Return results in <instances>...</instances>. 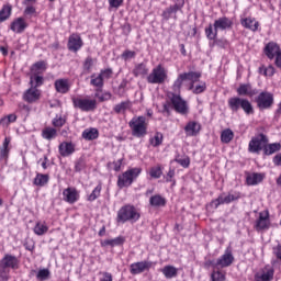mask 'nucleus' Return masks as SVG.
Instances as JSON below:
<instances>
[{
  "label": "nucleus",
  "mask_w": 281,
  "mask_h": 281,
  "mask_svg": "<svg viewBox=\"0 0 281 281\" xmlns=\"http://www.w3.org/2000/svg\"><path fill=\"white\" fill-rule=\"evenodd\" d=\"M238 95H248V98H254V95H258V89H254L251 83H241L237 88Z\"/></svg>",
  "instance_id": "6ab92c4d"
},
{
  "label": "nucleus",
  "mask_w": 281,
  "mask_h": 281,
  "mask_svg": "<svg viewBox=\"0 0 281 281\" xmlns=\"http://www.w3.org/2000/svg\"><path fill=\"white\" fill-rule=\"evenodd\" d=\"M234 262V255L232 254V250L226 249L224 255L217 259L215 267H231V265Z\"/></svg>",
  "instance_id": "f3484780"
},
{
  "label": "nucleus",
  "mask_w": 281,
  "mask_h": 281,
  "mask_svg": "<svg viewBox=\"0 0 281 281\" xmlns=\"http://www.w3.org/2000/svg\"><path fill=\"white\" fill-rule=\"evenodd\" d=\"M281 144L280 143H272V144H266L263 146V155H273L274 153L280 151Z\"/></svg>",
  "instance_id": "473e14b6"
},
{
  "label": "nucleus",
  "mask_w": 281,
  "mask_h": 281,
  "mask_svg": "<svg viewBox=\"0 0 281 281\" xmlns=\"http://www.w3.org/2000/svg\"><path fill=\"white\" fill-rule=\"evenodd\" d=\"M211 279H212V281H224L225 276L223 274V272L217 270V271L212 272Z\"/></svg>",
  "instance_id": "864d4df0"
},
{
  "label": "nucleus",
  "mask_w": 281,
  "mask_h": 281,
  "mask_svg": "<svg viewBox=\"0 0 281 281\" xmlns=\"http://www.w3.org/2000/svg\"><path fill=\"white\" fill-rule=\"evenodd\" d=\"M124 3V0H109L110 8H120Z\"/></svg>",
  "instance_id": "680f3d73"
},
{
  "label": "nucleus",
  "mask_w": 281,
  "mask_h": 281,
  "mask_svg": "<svg viewBox=\"0 0 281 281\" xmlns=\"http://www.w3.org/2000/svg\"><path fill=\"white\" fill-rule=\"evenodd\" d=\"M262 70H263V76L271 77V76H273L276 74V68L273 66H271V65L266 67V68H262Z\"/></svg>",
  "instance_id": "13d9d810"
},
{
  "label": "nucleus",
  "mask_w": 281,
  "mask_h": 281,
  "mask_svg": "<svg viewBox=\"0 0 281 281\" xmlns=\"http://www.w3.org/2000/svg\"><path fill=\"white\" fill-rule=\"evenodd\" d=\"M130 106H131V102L122 101L121 103L116 104L113 110L114 112L120 114V113H125Z\"/></svg>",
  "instance_id": "a19ab883"
},
{
  "label": "nucleus",
  "mask_w": 281,
  "mask_h": 281,
  "mask_svg": "<svg viewBox=\"0 0 281 281\" xmlns=\"http://www.w3.org/2000/svg\"><path fill=\"white\" fill-rule=\"evenodd\" d=\"M128 126L132 131L133 137H146L148 135V123H146V116H134Z\"/></svg>",
  "instance_id": "7ed1b4c3"
},
{
  "label": "nucleus",
  "mask_w": 281,
  "mask_h": 281,
  "mask_svg": "<svg viewBox=\"0 0 281 281\" xmlns=\"http://www.w3.org/2000/svg\"><path fill=\"white\" fill-rule=\"evenodd\" d=\"M10 14H12V8L9 5H4L0 11V23H3V21H8V19H10Z\"/></svg>",
  "instance_id": "ea45409f"
},
{
  "label": "nucleus",
  "mask_w": 281,
  "mask_h": 281,
  "mask_svg": "<svg viewBox=\"0 0 281 281\" xmlns=\"http://www.w3.org/2000/svg\"><path fill=\"white\" fill-rule=\"evenodd\" d=\"M134 76H146L148 74V68L146 67V64H137L133 70Z\"/></svg>",
  "instance_id": "4c0bfd02"
},
{
  "label": "nucleus",
  "mask_w": 281,
  "mask_h": 281,
  "mask_svg": "<svg viewBox=\"0 0 281 281\" xmlns=\"http://www.w3.org/2000/svg\"><path fill=\"white\" fill-rule=\"evenodd\" d=\"M25 27H27V23H25L23 18H18L11 23V30L16 34H23V32H25Z\"/></svg>",
  "instance_id": "393cba45"
},
{
  "label": "nucleus",
  "mask_w": 281,
  "mask_h": 281,
  "mask_svg": "<svg viewBox=\"0 0 281 281\" xmlns=\"http://www.w3.org/2000/svg\"><path fill=\"white\" fill-rule=\"evenodd\" d=\"M234 139V132L231 128H226L221 134V142L223 144H229Z\"/></svg>",
  "instance_id": "f704fd0d"
},
{
  "label": "nucleus",
  "mask_w": 281,
  "mask_h": 281,
  "mask_svg": "<svg viewBox=\"0 0 281 281\" xmlns=\"http://www.w3.org/2000/svg\"><path fill=\"white\" fill-rule=\"evenodd\" d=\"M199 78H201V72L199 71L182 72L175 80L172 91L175 93H181V87H183V82H186V80L191 82L189 89H194V82H199Z\"/></svg>",
  "instance_id": "f03ea898"
},
{
  "label": "nucleus",
  "mask_w": 281,
  "mask_h": 281,
  "mask_svg": "<svg viewBox=\"0 0 281 281\" xmlns=\"http://www.w3.org/2000/svg\"><path fill=\"white\" fill-rule=\"evenodd\" d=\"M266 144H269V138L265 134H259L257 137L251 138L248 150L249 153H259L265 149Z\"/></svg>",
  "instance_id": "9d476101"
},
{
  "label": "nucleus",
  "mask_w": 281,
  "mask_h": 281,
  "mask_svg": "<svg viewBox=\"0 0 281 281\" xmlns=\"http://www.w3.org/2000/svg\"><path fill=\"white\" fill-rule=\"evenodd\" d=\"M280 53V46L276 42H269L265 47V54L269 60H273Z\"/></svg>",
  "instance_id": "a211bd4d"
},
{
  "label": "nucleus",
  "mask_w": 281,
  "mask_h": 281,
  "mask_svg": "<svg viewBox=\"0 0 281 281\" xmlns=\"http://www.w3.org/2000/svg\"><path fill=\"white\" fill-rule=\"evenodd\" d=\"M241 25L243 27H246V30H250L251 32H258V27H260V23H258V21L252 18L241 19Z\"/></svg>",
  "instance_id": "bb28decb"
},
{
  "label": "nucleus",
  "mask_w": 281,
  "mask_h": 281,
  "mask_svg": "<svg viewBox=\"0 0 281 281\" xmlns=\"http://www.w3.org/2000/svg\"><path fill=\"white\" fill-rule=\"evenodd\" d=\"M82 45H85V43L82 42V37H80V35L72 34L69 36L67 45L69 52H74L76 54V52H80Z\"/></svg>",
  "instance_id": "dca6fc26"
},
{
  "label": "nucleus",
  "mask_w": 281,
  "mask_h": 281,
  "mask_svg": "<svg viewBox=\"0 0 281 281\" xmlns=\"http://www.w3.org/2000/svg\"><path fill=\"white\" fill-rule=\"evenodd\" d=\"M142 175V169L139 168H132L123 172L117 178V186L122 190V188H130V186H133V181L137 179Z\"/></svg>",
  "instance_id": "39448f33"
},
{
  "label": "nucleus",
  "mask_w": 281,
  "mask_h": 281,
  "mask_svg": "<svg viewBox=\"0 0 281 281\" xmlns=\"http://www.w3.org/2000/svg\"><path fill=\"white\" fill-rule=\"evenodd\" d=\"M274 166H281V154H278L273 157Z\"/></svg>",
  "instance_id": "338daca9"
},
{
  "label": "nucleus",
  "mask_w": 281,
  "mask_h": 281,
  "mask_svg": "<svg viewBox=\"0 0 281 281\" xmlns=\"http://www.w3.org/2000/svg\"><path fill=\"white\" fill-rule=\"evenodd\" d=\"M94 98H98L99 102H109V100L112 98L111 92H102L100 90H97L94 93Z\"/></svg>",
  "instance_id": "79ce46f5"
},
{
  "label": "nucleus",
  "mask_w": 281,
  "mask_h": 281,
  "mask_svg": "<svg viewBox=\"0 0 281 281\" xmlns=\"http://www.w3.org/2000/svg\"><path fill=\"white\" fill-rule=\"evenodd\" d=\"M101 281H113V276L109 272H104Z\"/></svg>",
  "instance_id": "69168bd1"
},
{
  "label": "nucleus",
  "mask_w": 281,
  "mask_h": 281,
  "mask_svg": "<svg viewBox=\"0 0 281 281\" xmlns=\"http://www.w3.org/2000/svg\"><path fill=\"white\" fill-rule=\"evenodd\" d=\"M8 269H19V259L13 255H4L0 260V274L3 280H8Z\"/></svg>",
  "instance_id": "423d86ee"
},
{
  "label": "nucleus",
  "mask_w": 281,
  "mask_h": 281,
  "mask_svg": "<svg viewBox=\"0 0 281 281\" xmlns=\"http://www.w3.org/2000/svg\"><path fill=\"white\" fill-rule=\"evenodd\" d=\"M92 68H93V57L88 56L83 61V71H87V74H91Z\"/></svg>",
  "instance_id": "de8ad7c7"
},
{
  "label": "nucleus",
  "mask_w": 281,
  "mask_h": 281,
  "mask_svg": "<svg viewBox=\"0 0 281 281\" xmlns=\"http://www.w3.org/2000/svg\"><path fill=\"white\" fill-rule=\"evenodd\" d=\"M228 108L231 111H233V113H238V111L243 109L246 115H254V105L245 98L233 97L228 99Z\"/></svg>",
  "instance_id": "20e7f679"
},
{
  "label": "nucleus",
  "mask_w": 281,
  "mask_h": 281,
  "mask_svg": "<svg viewBox=\"0 0 281 281\" xmlns=\"http://www.w3.org/2000/svg\"><path fill=\"white\" fill-rule=\"evenodd\" d=\"M200 131H201V124L194 121L187 123V125L184 126V132L187 137H196Z\"/></svg>",
  "instance_id": "4be33fe9"
},
{
  "label": "nucleus",
  "mask_w": 281,
  "mask_h": 281,
  "mask_svg": "<svg viewBox=\"0 0 281 281\" xmlns=\"http://www.w3.org/2000/svg\"><path fill=\"white\" fill-rule=\"evenodd\" d=\"M90 78V85H92V87H98L99 89H102L104 87V78H102V76H95V74H93Z\"/></svg>",
  "instance_id": "c9c22d12"
},
{
  "label": "nucleus",
  "mask_w": 281,
  "mask_h": 281,
  "mask_svg": "<svg viewBox=\"0 0 281 281\" xmlns=\"http://www.w3.org/2000/svg\"><path fill=\"white\" fill-rule=\"evenodd\" d=\"M183 3H184V0H181V4H173V5H170L169 8H167L162 12L164 21H169V19L172 16V14H177V12H179V10H181V8H183Z\"/></svg>",
  "instance_id": "a878e982"
},
{
  "label": "nucleus",
  "mask_w": 281,
  "mask_h": 281,
  "mask_svg": "<svg viewBox=\"0 0 281 281\" xmlns=\"http://www.w3.org/2000/svg\"><path fill=\"white\" fill-rule=\"evenodd\" d=\"M232 25H234V22H232V20H229L227 16H223L215 20L213 24V29L216 30L217 32L218 30L225 31V30H229Z\"/></svg>",
  "instance_id": "5701e85b"
},
{
  "label": "nucleus",
  "mask_w": 281,
  "mask_h": 281,
  "mask_svg": "<svg viewBox=\"0 0 281 281\" xmlns=\"http://www.w3.org/2000/svg\"><path fill=\"white\" fill-rule=\"evenodd\" d=\"M76 172H82L85 170V159L80 158L75 165Z\"/></svg>",
  "instance_id": "4d7b16f0"
},
{
  "label": "nucleus",
  "mask_w": 281,
  "mask_h": 281,
  "mask_svg": "<svg viewBox=\"0 0 281 281\" xmlns=\"http://www.w3.org/2000/svg\"><path fill=\"white\" fill-rule=\"evenodd\" d=\"M206 89H207V86L205 85V82H202L195 87L193 83V89H190V90L193 91V93H195L196 95H199V93H203Z\"/></svg>",
  "instance_id": "8fccbe9b"
},
{
  "label": "nucleus",
  "mask_w": 281,
  "mask_h": 281,
  "mask_svg": "<svg viewBox=\"0 0 281 281\" xmlns=\"http://www.w3.org/2000/svg\"><path fill=\"white\" fill-rule=\"evenodd\" d=\"M43 85V77L36 76L33 79V88L37 89V87H41Z\"/></svg>",
  "instance_id": "e2e57ef3"
},
{
  "label": "nucleus",
  "mask_w": 281,
  "mask_h": 281,
  "mask_svg": "<svg viewBox=\"0 0 281 281\" xmlns=\"http://www.w3.org/2000/svg\"><path fill=\"white\" fill-rule=\"evenodd\" d=\"M205 35L209 41H216V36H218V31L214 29V25L210 24L209 27L205 29Z\"/></svg>",
  "instance_id": "58836bf2"
},
{
  "label": "nucleus",
  "mask_w": 281,
  "mask_h": 281,
  "mask_svg": "<svg viewBox=\"0 0 281 281\" xmlns=\"http://www.w3.org/2000/svg\"><path fill=\"white\" fill-rule=\"evenodd\" d=\"M161 273L167 278V280H172V278H177L178 270L175 266H165L161 269Z\"/></svg>",
  "instance_id": "7c9ffc66"
},
{
  "label": "nucleus",
  "mask_w": 281,
  "mask_h": 281,
  "mask_svg": "<svg viewBox=\"0 0 281 281\" xmlns=\"http://www.w3.org/2000/svg\"><path fill=\"white\" fill-rule=\"evenodd\" d=\"M265 176L262 173H248L246 177L247 186H258V183H262Z\"/></svg>",
  "instance_id": "c85d7f7f"
},
{
  "label": "nucleus",
  "mask_w": 281,
  "mask_h": 281,
  "mask_svg": "<svg viewBox=\"0 0 281 281\" xmlns=\"http://www.w3.org/2000/svg\"><path fill=\"white\" fill-rule=\"evenodd\" d=\"M274 65L279 67V69H281V52L278 55H276Z\"/></svg>",
  "instance_id": "774afa93"
},
{
  "label": "nucleus",
  "mask_w": 281,
  "mask_h": 281,
  "mask_svg": "<svg viewBox=\"0 0 281 281\" xmlns=\"http://www.w3.org/2000/svg\"><path fill=\"white\" fill-rule=\"evenodd\" d=\"M50 276V272H49V269H41L38 270L37 274H36V279L37 280H41V281H45L47 280V278H49Z\"/></svg>",
  "instance_id": "09e8293b"
},
{
  "label": "nucleus",
  "mask_w": 281,
  "mask_h": 281,
  "mask_svg": "<svg viewBox=\"0 0 281 281\" xmlns=\"http://www.w3.org/2000/svg\"><path fill=\"white\" fill-rule=\"evenodd\" d=\"M65 119H63L61 116L59 117H55L53 120V125L56 126L57 128H60V126H65Z\"/></svg>",
  "instance_id": "bf43d9fd"
},
{
  "label": "nucleus",
  "mask_w": 281,
  "mask_h": 281,
  "mask_svg": "<svg viewBox=\"0 0 281 281\" xmlns=\"http://www.w3.org/2000/svg\"><path fill=\"white\" fill-rule=\"evenodd\" d=\"M33 183L34 186H37L40 188L47 186V183H49V175L36 173V177L34 178Z\"/></svg>",
  "instance_id": "2f4dec72"
},
{
  "label": "nucleus",
  "mask_w": 281,
  "mask_h": 281,
  "mask_svg": "<svg viewBox=\"0 0 281 281\" xmlns=\"http://www.w3.org/2000/svg\"><path fill=\"white\" fill-rule=\"evenodd\" d=\"M12 122H16L15 114H9L8 116L0 120V124H2V125L12 124Z\"/></svg>",
  "instance_id": "3c124183"
},
{
  "label": "nucleus",
  "mask_w": 281,
  "mask_h": 281,
  "mask_svg": "<svg viewBox=\"0 0 281 281\" xmlns=\"http://www.w3.org/2000/svg\"><path fill=\"white\" fill-rule=\"evenodd\" d=\"M102 192V186L98 184L93 191L91 192V194L88 196V201L93 202L95 201V199H98L100 196V193Z\"/></svg>",
  "instance_id": "a18cd8bd"
},
{
  "label": "nucleus",
  "mask_w": 281,
  "mask_h": 281,
  "mask_svg": "<svg viewBox=\"0 0 281 281\" xmlns=\"http://www.w3.org/2000/svg\"><path fill=\"white\" fill-rule=\"evenodd\" d=\"M48 229L47 225L37 223L34 227V234H36V236H43L44 234H47Z\"/></svg>",
  "instance_id": "37998d69"
},
{
  "label": "nucleus",
  "mask_w": 281,
  "mask_h": 281,
  "mask_svg": "<svg viewBox=\"0 0 281 281\" xmlns=\"http://www.w3.org/2000/svg\"><path fill=\"white\" fill-rule=\"evenodd\" d=\"M255 228L257 232L269 229V211L259 214V218L256 221Z\"/></svg>",
  "instance_id": "412c9836"
},
{
  "label": "nucleus",
  "mask_w": 281,
  "mask_h": 281,
  "mask_svg": "<svg viewBox=\"0 0 281 281\" xmlns=\"http://www.w3.org/2000/svg\"><path fill=\"white\" fill-rule=\"evenodd\" d=\"M58 150L61 157H69L74 155V153H76V145H74V143L70 142H63L58 146Z\"/></svg>",
  "instance_id": "aec40b11"
},
{
  "label": "nucleus",
  "mask_w": 281,
  "mask_h": 281,
  "mask_svg": "<svg viewBox=\"0 0 281 281\" xmlns=\"http://www.w3.org/2000/svg\"><path fill=\"white\" fill-rule=\"evenodd\" d=\"M166 198L161 196V194L151 195L149 199L151 207H166Z\"/></svg>",
  "instance_id": "cd10ccee"
},
{
  "label": "nucleus",
  "mask_w": 281,
  "mask_h": 281,
  "mask_svg": "<svg viewBox=\"0 0 281 281\" xmlns=\"http://www.w3.org/2000/svg\"><path fill=\"white\" fill-rule=\"evenodd\" d=\"M164 142V134L157 132L154 136V138L150 139V144L154 147L161 146V143Z\"/></svg>",
  "instance_id": "49530a36"
},
{
  "label": "nucleus",
  "mask_w": 281,
  "mask_h": 281,
  "mask_svg": "<svg viewBox=\"0 0 281 281\" xmlns=\"http://www.w3.org/2000/svg\"><path fill=\"white\" fill-rule=\"evenodd\" d=\"M240 199V192H231L227 195H220L217 199L211 202V207L216 210L218 205H228V203H233V201H238Z\"/></svg>",
  "instance_id": "9b49d317"
},
{
  "label": "nucleus",
  "mask_w": 281,
  "mask_h": 281,
  "mask_svg": "<svg viewBox=\"0 0 281 281\" xmlns=\"http://www.w3.org/2000/svg\"><path fill=\"white\" fill-rule=\"evenodd\" d=\"M154 265L155 262L148 260L134 262L130 266V273H132V276H139V273H144V271H149Z\"/></svg>",
  "instance_id": "ddd939ff"
},
{
  "label": "nucleus",
  "mask_w": 281,
  "mask_h": 281,
  "mask_svg": "<svg viewBox=\"0 0 281 281\" xmlns=\"http://www.w3.org/2000/svg\"><path fill=\"white\" fill-rule=\"evenodd\" d=\"M30 83L31 88L24 92L23 99L25 100V102L32 104V102H36L41 99V90L34 88V78L31 77Z\"/></svg>",
  "instance_id": "4468645a"
},
{
  "label": "nucleus",
  "mask_w": 281,
  "mask_h": 281,
  "mask_svg": "<svg viewBox=\"0 0 281 281\" xmlns=\"http://www.w3.org/2000/svg\"><path fill=\"white\" fill-rule=\"evenodd\" d=\"M276 270L271 266H266L255 274V281H271Z\"/></svg>",
  "instance_id": "2eb2a0df"
},
{
  "label": "nucleus",
  "mask_w": 281,
  "mask_h": 281,
  "mask_svg": "<svg viewBox=\"0 0 281 281\" xmlns=\"http://www.w3.org/2000/svg\"><path fill=\"white\" fill-rule=\"evenodd\" d=\"M123 243H126V238L123 236L115 237L114 239L104 240V245H109L110 247H120Z\"/></svg>",
  "instance_id": "e433bc0d"
},
{
  "label": "nucleus",
  "mask_w": 281,
  "mask_h": 281,
  "mask_svg": "<svg viewBox=\"0 0 281 281\" xmlns=\"http://www.w3.org/2000/svg\"><path fill=\"white\" fill-rule=\"evenodd\" d=\"M166 78H168V74L166 72V68H164L161 65H158L148 75L147 82L149 85H164V82H166Z\"/></svg>",
  "instance_id": "0eeeda50"
},
{
  "label": "nucleus",
  "mask_w": 281,
  "mask_h": 281,
  "mask_svg": "<svg viewBox=\"0 0 281 281\" xmlns=\"http://www.w3.org/2000/svg\"><path fill=\"white\" fill-rule=\"evenodd\" d=\"M171 104L177 113L180 115H188V102L181 98L179 92H172L170 97Z\"/></svg>",
  "instance_id": "1a4fd4ad"
},
{
  "label": "nucleus",
  "mask_w": 281,
  "mask_h": 281,
  "mask_svg": "<svg viewBox=\"0 0 281 281\" xmlns=\"http://www.w3.org/2000/svg\"><path fill=\"white\" fill-rule=\"evenodd\" d=\"M98 136H99V132L97 128L85 130L82 132L83 139H88L89 142L93 139H98Z\"/></svg>",
  "instance_id": "72a5a7b5"
},
{
  "label": "nucleus",
  "mask_w": 281,
  "mask_h": 281,
  "mask_svg": "<svg viewBox=\"0 0 281 281\" xmlns=\"http://www.w3.org/2000/svg\"><path fill=\"white\" fill-rule=\"evenodd\" d=\"M34 69L41 71V69H45V61H37L33 65Z\"/></svg>",
  "instance_id": "0e129e2a"
},
{
  "label": "nucleus",
  "mask_w": 281,
  "mask_h": 281,
  "mask_svg": "<svg viewBox=\"0 0 281 281\" xmlns=\"http://www.w3.org/2000/svg\"><path fill=\"white\" fill-rule=\"evenodd\" d=\"M64 201L66 203H76L79 199L78 191L74 188H67L63 191Z\"/></svg>",
  "instance_id": "b1692460"
},
{
  "label": "nucleus",
  "mask_w": 281,
  "mask_h": 281,
  "mask_svg": "<svg viewBox=\"0 0 281 281\" xmlns=\"http://www.w3.org/2000/svg\"><path fill=\"white\" fill-rule=\"evenodd\" d=\"M149 175L153 179H159L162 175L161 167H153L149 171Z\"/></svg>",
  "instance_id": "603ef678"
},
{
  "label": "nucleus",
  "mask_w": 281,
  "mask_h": 281,
  "mask_svg": "<svg viewBox=\"0 0 281 281\" xmlns=\"http://www.w3.org/2000/svg\"><path fill=\"white\" fill-rule=\"evenodd\" d=\"M135 56H136L135 50H125L121 55V58H123V60H131V58H135Z\"/></svg>",
  "instance_id": "5fc2aeb1"
},
{
  "label": "nucleus",
  "mask_w": 281,
  "mask_h": 281,
  "mask_svg": "<svg viewBox=\"0 0 281 281\" xmlns=\"http://www.w3.org/2000/svg\"><path fill=\"white\" fill-rule=\"evenodd\" d=\"M42 137L44 139H54V137H56V130L52 128V127H46L43 132H42Z\"/></svg>",
  "instance_id": "c03bdc74"
},
{
  "label": "nucleus",
  "mask_w": 281,
  "mask_h": 281,
  "mask_svg": "<svg viewBox=\"0 0 281 281\" xmlns=\"http://www.w3.org/2000/svg\"><path fill=\"white\" fill-rule=\"evenodd\" d=\"M142 215L137 212V209L131 204L122 206L117 211L116 222L119 223H137Z\"/></svg>",
  "instance_id": "f257e3e1"
},
{
  "label": "nucleus",
  "mask_w": 281,
  "mask_h": 281,
  "mask_svg": "<svg viewBox=\"0 0 281 281\" xmlns=\"http://www.w3.org/2000/svg\"><path fill=\"white\" fill-rule=\"evenodd\" d=\"M101 78H111L113 76V69L106 68L104 70H101L100 74Z\"/></svg>",
  "instance_id": "052dcab7"
},
{
  "label": "nucleus",
  "mask_w": 281,
  "mask_h": 281,
  "mask_svg": "<svg viewBox=\"0 0 281 281\" xmlns=\"http://www.w3.org/2000/svg\"><path fill=\"white\" fill-rule=\"evenodd\" d=\"M55 89L57 93H67L69 91V82L67 79H58L55 81Z\"/></svg>",
  "instance_id": "c756f323"
},
{
  "label": "nucleus",
  "mask_w": 281,
  "mask_h": 281,
  "mask_svg": "<svg viewBox=\"0 0 281 281\" xmlns=\"http://www.w3.org/2000/svg\"><path fill=\"white\" fill-rule=\"evenodd\" d=\"M75 109H80V111L89 112L95 111L98 103L95 100L89 99H72Z\"/></svg>",
  "instance_id": "f8f14e48"
},
{
  "label": "nucleus",
  "mask_w": 281,
  "mask_h": 281,
  "mask_svg": "<svg viewBox=\"0 0 281 281\" xmlns=\"http://www.w3.org/2000/svg\"><path fill=\"white\" fill-rule=\"evenodd\" d=\"M256 102L260 111H266L267 109H271L274 102L273 93L269 91H262L256 98Z\"/></svg>",
  "instance_id": "6e6552de"
},
{
  "label": "nucleus",
  "mask_w": 281,
  "mask_h": 281,
  "mask_svg": "<svg viewBox=\"0 0 281 281\" xmlns=\"http://www.w3.org/2000/svg\"><path fill=\"white\" fill-rule=\"evenodd\" d=\"M176 161H177V164L182 166V168H190V158L189 157L177 158Z\"/></svg>",
  "instance_id": "6e6d98bb"
}]
</instances>
